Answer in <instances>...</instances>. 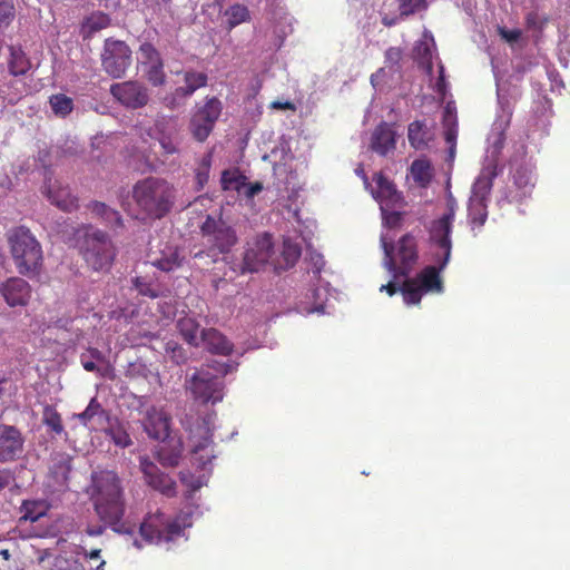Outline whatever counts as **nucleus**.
Wrapping results in <instances>:
<instances>
[{
    "instance_id": "23",
    "label": "nucleus",
    "mask_w": 570,
    "mask_h": 570,
    "mask_svg": "<svg viewBox=\"0 0 570 570\" xmlns=\"http://www.w3.org/2000/svg\"><path fill=\"white\" fill-rule=\"evenodd\" d=\"M76 417L83 426L94 431L102 429L109 420L108 412L104 410L96 397H92L85 411L76 414Z\"/></svg>"
},
{
    "instance_id": "1",
    "label": "nucleus",
    "mask_w": 570,
    "mask_h": 570,
    "mask_svg": "<svg viewBox=\"0 0 570 570\" xmlns=\"http://www.w3.org/2000/svg\"><path fill=\"white\" fill-rule=\"evenodd\" d=\"M95 512L99 520L119 534H132L134 527L122 521L126 501L121 480L114 471L105 470L92 474V494Z\"/></svg>"
},
{
    "instance_id": "34",
    "label": "nucleus",
    "mask_w": 570,
    "mask_h": 570,
    "mask_svg": "<svg viewBox=\"0 0 570 570\" xmlns=\"http://www.w3.org/2000/svg\"><path fill=\"white\" fill-rule=\"evenodd\" d=\"M246 180L247 177L238 168L225 169L220 177L222 189L242 193L246 186Z\"/></svg>"
},
{
    "instance_id": "31",
    "label": "nucleus",
    "mask_w": 570,
    "mask_h": 570,
    "mask_svg": "<svg viewBox=\"0 0 570 570\" xmlns=\"http://www.w3.org/2000/svg\"><path fill=\"white\" fill-rule=\"evenodd\" d=\"M184 86L178 87V94L189 98L200 88L207 86L208 77L205 72L186 70L183 73Z\"/></svg>"
},
{
    "instance_id": "50",
    "label": "nucleus",
    "mask_w": 570,
    "mask_h": 570,
    "mask_svg": "<svg viewBox=\"0 0 570 570\" xmlns=\"http://www.w3.org/2000/svg\"><path fill=\"white\" fill-rule=\"evenodd\" d=\"M14 17L12 0H0V27L9 24Z\"/></svg>"
},
{
    "instance_id": "5",
    "label": "nucleus",
    "mask_w": 570,
    "mask_h": 570,
    "mask_svg": "<svg viewBox=\"0 0 570 570\" xmlns=\"http://www.w3.org/2000/svg\"><path fill=\"white\" fill-rule=\"evenodd\" d=\"M384 266L395 279L407 277L419 261L417 238L412 233L403 235L394 246L383 243Z\"/></svg>"
},
{
    "instance_id": "8",
    "label": "nucleus",
    "mask_w": 570,
    "mask_h": 570,
    "mask_svg": "<svg viewBox=\"0 0 570 570\" xmlns=\"http://www.w3.org/2000/svg\"><path fill=\"white\" fill-rule=\"evenodd\" d=\"M456 202L450 196L446 200V212L438 219L431 222L429 227V239L431 244L442 250L441 267H446L452 252V227L455 217Z\"/></svg>"
},
{
    "instance_id": "22",
    "label": "nucleus",
    "mask_w": 570,
    "mask_h": 570,
    "mask_svg": "<svg viewBox=\"0 0 570 570\" xmlns=\"http://www.w3.org/2000/svg\"><path fill=\"white\" fill-rule=\"evenodd\" d=\"M200 343L212 354L228 356L234 350L233 343L216 328H203L200 331Z\"/></svg>"
},
{
    "instance_id": "53",
    "label": "nucleus",
    "mask_w": 570,
    "mask_h": 570,
    "mask_svg": "<svg viewBox=\"0 0 570 570\" xmlns=\"http://www.w3.org/2000/svg\"><path fill=\"white\" fill-rule=\"evenodd\" d=\"M132 283H134L135 288H136V289H137L141 295L149 296V297H153V298L157 297V295H158V294L156 293V291H154V289L150 287V285H149L147 282H145V279H144V278H141V277H135V278H134V281H132Z\"/></svg>"
},
{
    "instance_id": "13",
    "label": "nucleus",
    "mask_w": 570,
    "mask_h": 570,
    "mask_svg": "<svg viewBox=\"0 0 570 570\" xmlns=\"http://www.w3.org/2000/svg\"><path fill=\"white\" fill-rule=\"evenodd\" d=\"M224 387L223 377L212 375L209 372L200 371L191 377V393L204 404L220 402L224 397Z\"/></svg>"
},
{
    "instance_id": "45",
    "label": "nucleus",
    "mask_w": 570,
    "mask_h": 570,
    "mask_svg": "<svg viewBox=\"0 0 570 570\" xmlns=\"http://www.w3.org/2000/svg\"><path fill=\"white\" fill-rule=\"evenodd\" d=\"M302 254L301 246L289 238L284 239L282 257L285 262V267H292L299 259Z\"/></svg>"
},
{
    "instance_id": "12",
    "label": "nucleus",
    "mask_w": 570,
    "mask_h": 570,
    "mask_svg": "<svg viewBox=\"0 0 570 570\" xmlns=\"http://www.w3.org/2000/svg\"><path fill=\"white\" fill-rule=\"evenodd\" d=\"M273 254L272 236L267 233L258 235L253 242L247 243L240 268L242 273L259 272L269 262Z\"/></svg>"
},
{
    "instance_id": "4",
    "label": "nucleus",
    "mask_w": 570,
    "mask_h": 570,
    "mask_svg": "<svg viewBox=\"0 0 570 570\" xmlns=\"http://www.w3.org/2000/svg\"><path fill=\"white\" fill-rule=\"evenodd\" d=\"M80 254L94 271H109L115 258V247L105 232L91 226L85 228L78 240Z\"/></svg>"
},
{
    "instance_id": "63",
    "label": "nucleus",
    "mask_w": 570,
    "mask_h": 570,
    "mask_svg": "<svg viewBox=\"0 0 570 570\" xmlns=\"http://www.w3.org/2000/svg\"><path fill=\"white\" fill-rule=\"evenodd\" d=\"M88 353L92 360L104 361V355L98 348L91 347L88 350Z\"/></svg>"
},
{
    "instance_id": "54",
    "label": "nucleus",
    "mask_w": 570,
    "mask_h": 570,
    "mask_svg": "<svg viewBox=\"0 0 570 570\" xmlns=\"http://www.w3.org/2000/svg\"><path fill=\"white\" fill-rule=\"evenodd\" d=\"M403 56L401 48L391 47L385 51V61L389 67L397 66Z\"/></svg>"
},
{
    "instance_id": "60",
    "label": "nucleus",
    "mask_w": 570,
    "mask_h": 570,
    "mask_svg": "<svg viewBox=\"0 0 570 570\" xmlns=\"http://www.w3.org/2000/svg\"><path fill=\"white\" fill-rule=\"evenodd\" d=\"M106 530L105 525H88L86 529V533L89 537H99Z\"/></svg>"
},
{
    "instance_id": "32",
    "label": "nucleus",
    "mask_w": 570,
    "mask_h": 570,
    "mask_svg": "<svg viewBox=\"0 0 570 570\" xmlns=\"http://www.w3.org/2000/svg\"><path fill=\"white\" fill-rule=\"evenodd\" d=\"M184 256L178 247H167L161 256L154 261L153 265L164 272H170L181 266Z\"/></svg>"
},
{
    "instance_id": "15",
    "label": "nucleus",
    "mask_w": 570,
    "mask_h": 570,
    "mask_svg": "<svg viewBox=\"0 0 570 570\" xmlns=\"http://www.w3.org/2000/svg\"><path fill=\"white\" fill-rule=\"evenodd\" d=\"M24 442L17 426L0 423V463L17 461L24 451Z\"/></svg>"
},
{
    "instance_id": "61",
    "label": "nucleus",
    "mask_w": 570,
    "mask_h": 570,
    "mask_svg": "<svg viewBox=\"0 0 570 570\" xmlns=\"http://www.w3.org/2000/svg\"><path fill=\"white\" fill-rule=\"evenodd\" d=\"M272 108L274 109H281V110H295V105L291 101H274L272 102Z\"/></svg>"
},
{
    "instance_id": "21",
    "label": "nucleus",
    "mask_w": 570,
    "mask_h": 570,
    "mask_svg": "<svg viewBox=\"0 0 570 570\" xmlns=\"http://www.w3.org/2000/svg\"><path fill=\"white\" fill-rule=\"evenodd\" d=\"M396 147V131L393 124L382 121L371 137V149L380 156H386Z\"/></svg>"
},
{
    "instance_id": "52",
    "label": "nucleus",
    "mask_w": 570,
    "mask_h": 570,
    "mask_svg": "<svg viewBox=\"0 0 570 570\" xmlns=\"http://www.w3.org/2000/svg\"><path fill=\"white\" fill-rule=\"evenodd\" d=\"M497 31L501 39L510 45L519 41L522 36V31L520 29H507L501 26L498 27Z\"/></svg>"
},
{
    "instance_id": "55",
    "label": "nucleus",
    "mask_w": 570,
    "mask_h": 570,
    "mask_svg": "<svg viewBox=\"0 0 570 570\" xmlns=\"http://www.w3.org/2000/svg\"><path fill=\"white\" fill-rule=\"evenodd\" d=\"M442 122L444 128L452 126L453 128H458L456 115L449 105L444 109Z\"/></svg>"
},
{
    "instance_id": "2",
    "label": "nucleus",
    "mask_w": 570,
    "mask_h": 570,
    "mask_svg": "<svg viewBox=\"0 0 570 570\" xmlns=\"http://www.w3.org/2000/svg\"><path fill=\"white\" fill-rule=\"evenodd\" d=\"M137 206V217L141 219H161L174 207L176 189L171 183L160 177H146L138 180L131 190Z\"/></svg>"
},
{
    "instance_id": "10",
    "label": "nucleus",
    "mask_w": 570,
    "mask_h": 570,
    "mask_svg": "<svg viewBox=\"0 0 570 570\" xmlns=\"http://www.w3.org/2000/svg\"><path fill=\"white\" fill-rule=\"evenodd\" d=\"M131 53L125 41L107 38L100 55L104 71L112 78H121L131 65Z\"/></svg>"
},
{
    "instance_id": "49",
    "label": "nucleus",
    "mask_w": 570,
    "mask_h": 570,
    "mask_svg": "<svg viewBox=\"0 0 570 570\" xmlns=\"http://www.w3.org/2000/svg\"><path fill=\"white\" fill-rule=\"evenodd\" d=\"M428 8V0H401L399 10L401 17H407L425 10Z\"/></svg>"
},
{
    "instance_id": "48",
    "label": "nucleus",
    "mask_w": 570,
    "mask_h": 570,
    "mask_svg": "<svg viewBox=\"0 0 570 570\" xmlns=\"http://www.w3.org/2000/svg\"><path fill=\"white\" fill-rule=\"evenodd\" d=\"M106 434L116 445L120 448H127L132 443L130 435L120 424L110 425L108 429H106Z\"/></svg>"
},
{
    "instance_id": "62",
    "label": "nucleus",
    "mask_w": 570,
    "mask_h": 570,
    "mask_svg": "<svg viewBox=\"0 0 570 570\" xmlns=\"http://www.w3.org/2000/svg\"><path fill=\"white\" fill-rule=\"evenodd\" d=\"M81 364L88 372H95L97 370L95 362L92 360H87L85 354L81 355Z\"/></svg>"
},
{
    "instance_id": "44",
    "label": "nucleus",
    "mask_w": 570,
    "mask_h": 570,
    "mask_svg": "<svg viewBox=\"0 0 570 570\" xmlns=\"http://www.w3.org/2000/svg\"><path fill=\"white\" fill-rule=\"evenodd\" d=\"M549 21L550 17L548 14H540L537 10L529 11L524 17L525 28L539 35H542Z\"/></svg>"
},
{
    "instance_id": "26",
    "label": "nucleus",
    "mask_w": 570,
    "mask_h": 570,
    "mask_svg": "<svg viewBox=\"0 0 570 570\" xmlns=\"http://www.w3.org/2000/svg\"><path fill=\"white\" fill-rule=\"evenodd\" d=\"M497 175L495 165L485 166L473 184L471 198H479V200L488 202L493 187V180Z\"/></svg>"
},
{
    "instance_id": "41",
    "label": "nucleus",
    "mask_w": 570,
    "mask_h": 570,
    "mask_svg": "<svg viewBox=\"0 0 570 570\" xmlns=\"http://www.w3.org/2000/svg\"><path fill=\"white\" fill-rule=\"evenodd\" d=\"M213 155L212 153H207L204 155L197 164L195 169V179L197 185V190H202L205 185L208 183L209 173L212 167Z\"/></svg>"
},
{
    "instance_id": "17",
    "label": "nucleus",
    "mask_w": 570,
    "mask_h": 570,
    "mask_svg": "<svg viewBox=\"0 0 570 570\" xmlns=\"http://www.w3.org/2000/svg\"><path fill=\"white\" fill-rule=\"evenodd\" d=\"M155 139L161 148L160 156L165 163L170 156L178 155L180 151V138L176 126L170 125L168 120L160 119L155 122Z\"/></svg>"
},
{
    "instance_id": "38",
    "label": "nucleus",
    "mask_w": 570,
    "mask_h": 570,
    "mask_svg": "<svg viewBox=\"0 0 570 570\" xmlns=\"http://www.w3.org/2000/svg\"><path fill=\"white\" fill-rule=\"evenodd\" d=\"M48 505L42 500H24L21 505V520L37 522L46 515Z\"/></svg>"
},
{
    "instance_id": "9",
    "label": "nucleus",
    "mask_w": 570,
    "mask_h": 570,
    "mask_svg": "<svg viewBox=\"0 0 570 570\" xmlns=\"http://www.w3.org/2000/svg\"><path fill=\"white\" fill-rule=\"evenodd\" d=\"M223 111L217 97H206L203 105H196L189 120V131L195 140L204 142L215 128Z\"/></svg>"
},
{
    "instance_id": "16",
    "label": "nucleus",
    "mask_w": 570,
    "mask_h": 570,
    "mask_svg": "<svg viewBox=\"0 0 570 570\" xmlns=\"http://www.w3.org/2000/svg\"><path fill=\"white\" fill-rule=\"evenodd\" d=\"M212 417L203 420V424L191 431V452L200 465L205 466L215 458L213 449V434L210 429Z\"/></svg>"
},
{
    "instance_id": "18",
    "label": "nucleus",
    "mask_w": 570,
    "mask_h": 570,
    "mask_svg": "<svg viewBox=\"0 0 570 570\" xmlns=\"http://www.w3.org/2000/svg\"><path fill=\"white\" fill-rule=\"evenodd\" d=\"M140 469L149 487L169 498L176 494V482L148 458H140Z\"/></svg>"
},
{
    "instance_id": "24",
    "label": "nucleus",
    "mask_w": 570,
    "mask_h": 570,
    "mask_svg": "<svg viewBox=\"0 0 570 570\" xmlns=\"http://www.w3.org/2000/svg\"><path fill=\"white\" fill-rule=\"evenodd\" d=\"M46 195L51 204L63 212H72L78 208V198L71 195L67 186H61L57 181L48 184Z\"/></svg>"
},
{
    "instance_id": "6",
    "label": "nucleus",
    "mask_w": 570,
    "mask_h": 570,
    "mask_svg": "<svg viewBox=\"0 0 570 570\" xmlns=\"http://www.w3.org/2000/svg\"><path fill=\"white\" fill-rule=\"evenodd\" d=\"M438 265L425 266L414 277H404L401 285V293L406 305H419L424 294H441L444 291L441 272L445 267H441L440 254H435Z\"/></svg>"
},
{
    "instance_id": "14",
    "label": "nucleus",
    "mask_w": 570,
    "mask_h": 570,
    "mask_svg": "<svg viewBox=\"0 0 570 570\" xmlns=\"http://www.w3.org/2000/svg\"><path fill=\"white\" fill-rule=\"evenodd\" d=\"M110 94L122 106L130 109L142 108L149 101L148 89L136 80H128L111 85Z\"/></svg>"
},
{
    "instance_id": "20",
    "label": "nucleus",
    "mask_w": 570,
    "mask_h": 570,
    "mask_svg": "<svg viewBox=\"0 0 570 570\" xmlns=\"http://www.w3.org/2000/svg\"><path fill=\"white\" fill-rule=\"evenodd\" d=\"M6 303L11 306H26L31 297V287L27 281L20 277L7 279L0 287Z\"/></svg>"
},
{
    "instance_id": "42",
    "label": "nucleus",
    "mask_w": 570,
    "mask_h": 570,
    "mask_svg": "<svg viewBox=\"0 0 570 570\" xmlns=\"http://www.w3.org/2000/svg\"><path fill=\"white\" fill-rule=\"evenodd\" d=\"M49 104L53 114L59 117L68 116L73 109L72 99L63 94L52 95L49 99Z\"/></svg>"
},
{
    "instance_id": "33",
    "label": "nucleus",
    "mask_w": 570,
    "mask_h": 570,
    "mask_svg": "<svg viewBox=\"0 0 570 570\" xmlns=\"http://www.w3.org/2000/svg\"><path fill=\"white\" fill-rule=\"evenodd\" d=\"M111 19L107 13L95 12L82 23L81 32L85 39L91 38L96 32L110 26Z\"/></svg>"
},
{
    "instance_id": "29",
    "label": "nucleus",
    "mask_w": 570,
    "mask_h": 570,
    "mask_svg": "<svg viewBox=\"0 0 570 570\" xmlns=\"http://www.w3.org/2000/svg\"><path fill=\"white\" fill-rule=\"evenodd\" d=\"M376 183V195L375 198L381 203H385L387 206H394L401 202L402 197L397 193L395 185L382 173L374 176Z\"/></svg>"
},
{
    "instance_id": "43",
    "label": "nucleus",
    "mask_w": 570,
    "mask_h": 570,
    "mask_svg": "<svg viewBox=\"0 0 570 570\" xmlns=\"http://www.w3.org/2000/svg\"><path fill=\"white\" fill-rule=\"evenodd\" d=\"M413 179L422 186L430 183L432 178L431 165L428 160L416 159L411 165Z\"/></svg>"
},
{
    "instance_id": "27",
    "label": "nucleus",
    "mask_w": 570,
    "mask_h": 570,
    "mask_svg": "<svg viewBox=\"0 0 570 570\" xmlns=\"http://www.w3.org/2000/svg\"><path fill=\"white\" fill-rule=\"evenodd\" d=\"M87 208L94 216L100 218L107 226L115 229L124 227V220L120 213L107 204L92 200L87 205Z\"/></svg>"
},
{
    "instance_id": "64",
    "label": "nucleus",
    "mask_w": 570,
    "mask_h": 570,
    "mask_svg": "<svg viewBox=\"0 0 570 570\" xmlns=\"http://www.w3.org/2000/svg\"><path fill=\"white\" fill-rule=\"evenodd\" d=\"M101 550L100 549H94L90 552L85 551L83 556L88 559H99L100 558Z\"/></svg>"
},
{
    "instance_id": "35",
    "label": "nucleus",
    "mask_w": 570,
    "mask_h": 570,
    "mask_svg": "<svg viewBox=\"0 0 570 570\" xmlns=\"http://www.w3.org/2000/svg\"><path fill=\"white\" fill-rule=\"evenodd\" d=\"M226 17L227 30H233L237 26L250 21V12L245 4L235 3L227 8L224 12Z\"/></svg>"
},
{
    "instance_id": "36",
    "label": "nucleus",
    "mask_w": 570,
    "mask_h": 570,
    "mask_svg": "<svg viewBox=\"0 0 570 570\" xmlns=\"http://www.w3.org/2000/svg\"><path fill=\"white\" fill-rule=\"evenodd\" d=\"M407 138L410 145L415 149L426 147L430 137L424 121L415 120L411 122L407 128Z\"/></svg>"
},
{
    "instance_id": "51",
    "label": "nucleus",
    "mask_w": 570,
    "mask_h": 570,
    "mask_svg": "<svg viewBox=\"0 0 570 570\" xmlns=\"http://www.w3.org/2000/svg\"><path fill=\"white\" fill-rule=\"evenodd\" d=\"M178 94V87L169 95L164 98V104L170 110H176L179 107L184 106L186 100L189 98L188 96H181Z\"/></svg>"
},
{
    "instance_id": "46",
    "label": "nucleus",
    "mask_w": 570,
    "mask_h": 570,
    "mask_svg": "<svg viewBox=\"0 0 570 570\" xmlns=\"http://www.w3.org/2000/svg\"><path fill=\"white\" fill-rule=\"evenodd\" d=\"M145 76L148 82L154 87H161L166 83V73L164 71V61L150 65L145 69Z\"/></svg>"
},
{
    "instance_id": "47",
    "label": "nucleus",
    "mask_w": 570,
    "mask_h": 570,
    "mask_svg": "<svg viewBox=\"0 0 570 570\" xmlns=\"http://www.w3.org/2000/svg\"><path fill=\"white\" fill-rule=\"evenodd\" d=\"M138 53L140 55L141 65L148 67L163 60L160 52L150 42H142L139 46Z\"/></svg>"
},
{
    "instance_id": "39",
    "label": "nucleus",
    "mask_w": 570,
    "mask_h": 570,
    "mask_svg": "<svg viewBox=\"0 0 570 570\" xmlns=\"http://www.w3.org/2000/svg\"><path fill=\"white\" fill-rule=\"evenodd\" d=\"M488 205L484 200L479 198H470L469 200V219L472 227H481L484 225L488 218Z\"/></svg>"
},
{
    "instance_id": "40",
    "label": "nucleus",
    "mask_w": 570,
    "mask_h": 570,
    "mask_svg": "<svg viewBox=\"0 0 570 570\" xmlns=\"http://www.w3.org/2000/svg\"><path fill=\"white\" fill-rule=\"evenodd\" d=\"M42 422L57 435H61L65 432L62 419L60 413L51 405H47L43 409Z\"/></svg>"
},
{
    "instance_id": "19",
    "label": "nucleus",
    "mask_w": 570,
    "mask_h": 570,
    "mask_svg": "<svg viewBox=\"0 0 570 570\" xmlns=\"http://www.w3.org/2000/svg\"><path fill=\"white\" fill-rule=\"evenodd\" d=\"M170 417L155 405L149 406L141 421L144 431L150 439L164 441L170 433Z\"/></svg>"
},
{
    "instance_id": "7",
    "label": "nucleus",
    "mask_w": 570,
    "mask_h": 570,
    "mask_svg": "<svg viewBox=\"0 0 570 570\" xmlns=\"http://www.w3.org/2000/svg\"><path fill=\"white\" fill-rule=\"evenodd\" d=\"M184 525L178 519L167 518L161 511L157 510L149 513L141 522L139 532L148 543L169 542L180 537Z\"/></svg>"
},
{
    "instance_id": "58",
    "label": "nucleus",
    "mask_w": 570,
    "mask_h": 570,
    "mask_svg": "<svg viewBox=\"0 0 570 570\" xmlns=\"http://www.w3.org/2000/svg\"><path fill=\"white\" fill-rule=\"evenodd\" d=\"M12 479H13V475L10 470L0 469V491L10 484Z\"/></svg>"
},
{
    "instance_id": "11",
    "label": "nucleus",
    "mask_w": 570,
    "mask_h": 570,
    "mask_svg": "<svg viewBox=\"0 0 570 570\" xmlns=\"http://www.w3.org/2000/svg\"><path fill=\"white\" fill-rule=\"evenodd\" d=\"M200 233L206 244L220 254L228 253L237 243L238 237L235 229L220 217L215 218L207 215L200 226Z\"/></svg>"
},
{
    "instance_id": "28",
    "label": "nucleus",
    "mask_w": 570,
    "mask_h": 570,
    "mask_svg": "<svg viewBox=\"0 0 570 570\" xmlns=\"http://www.w3.org/2000/svg\"><path fill=\"white\" fill-rule=\"evenodd\" d=\"M72 458L65 453L58 452L51 456V464L49 466L50 476L59 484H66L69 479Z\"/></svg>"
},
{
    "instance_id": "30",
    "label": "nucleus",
    "mask_w": 570,
    "mask_h": 570,
    "mask_svg": "<svg viewBox=\"0 0 570 570\" xmlns=\"http://www.w3.org/2000/svg\"><path fill=\"white\" fill-rule=\"evenodd\" d=\"M9 73L13 77L24 76L31 69V61L21 47L10 46L7 61Z\"/></svg>"
},
{
    "instance_id": "57",
    "label": "nucleus",
    "mask_w": 570,
    "mask_h": 570,
    "mask_svg": "<svg viewBox=\"0 0 570 570\" xmlns=\"http://www.w3.org/2000/svg\"><path fill=\"white\" fill-rule=\"evenodd\" d=\"M397 279H395L393 277V281L389 282L387 284H383L381 287H380V291L381 292H386L389 296H393L394 294H396L397 292H401V286L397 284L396 282Z\"/></svg>"
},
{
    "instance_id": "3",
    "label": "nucleus",
    "mask_w": 570,
    "mask_h": 570,
    "mask_svg": "<svg viewBox=\"0 0 570 570\" xmlns=\"http://www.w3.org/2000/svg\"><path fill=\"white\" fill-rule=\"evenodd\" d=\"M8 242L13 263L19 274L33 278L42 268L43 255L40 243L24 227L19 226L9 234Z\"/></svg>"
},
{
    "instance_id": "25",
    "label": "nucleus",
    "mask_w": 570,
    "mask_h": 570,
    "mask_svg": "<svg viewBox=\"0 0 570 570\" xmlns=\"http://www.w3.org/2000/svg\"><path fill=\"white\" fill-rule=\"evenodd\" d=\"M512 178L515 191H510V202L521 203L524 198L529 197L532 194V190L534 188L533 175L531 170L523 166H520L515 168Z\"/></svg>"
},
{
    "instance_id": "59",
    "label": "nucleus",
    "mask_w": 570,
    "mask_h": 570,
    "mask_svg": "<svg viewBox=\"0 0 570 570\" xmlns=\"http://www.w3.org/2000/svg\"><path fill=\"white\" fill-rule=\"evenodd\" d=\"M456 137H458V128H453V126L444 128V139L452 147L455 146Z\"/></svg>"
},
{
    "instance_id": "37",
    "label": "nucleus",
    "mask_w": 570,
    "mask_h": 570,
    "mask_svg": "<svg viewBox=\"0 0 570 570\" xmlns=\"http://www.w3.org/2000/svg\"><path fill=\"white\" fill-rule=\"evenodd\" d=\"M177 327L183 338L191 346L200 345L199 324L191 317H183Z\"/></svg>"
},
{
    "instance_id": "56",
    "label": "nucleus",
    "mask_w": 570,
    "mask_h": 570,
    "mask_svg": "<svg viewBox=\"0 0 570 570\" xmlns=\"http://www.w3.org/2000/svg\"><path fill=\"white\" fill-rule=\"evenodd\" d=\"M244 188H246V190L244 191L245 197L250 199L254 196H256L258 193H261L264 187L261 181H255V183H250V184L246 183V186Z\"/></svg>"
}]
</instances>
